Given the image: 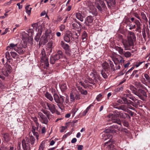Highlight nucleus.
<instances>
[{
    "instance_id": "f257e3e1",
    "label": "nucleus",
    "mask_w": 150,
    "mask_h": 150,
    "mask_svg": "<svg viewBox=\"0 0 150 150\" xmlns=\"http://www.w3.org/2000/svg\"><path fill=\"white\" fill-rule=\"evenodd\" d=\"M35 141V139L33 136H30L29 137H25L22 141V148L21 143H18V150H30L34 146Z\"/></svg>"
},
{
    "instance_id": "f03ea898",
    "label": "nucleus",
    "mask_w": 150,
    "mask_h": 150,
    "mask_svg": "<svg viewBox=\"0 0 150 150\" xmlns=\"http://www.w3.org/2000/svg\"><path fill=\"white\" fill-rule=\"evenodd\" d=\"M136 38L135 34L134 32L131 31L129 32L127 40H124L122 42L125 50H129L131 47L133 48Z\"/></svg>"
},
{
    "instance_id": "7ed1b4c3",
    "label": "nucleus",
    "mask_w": 150,
    "mask_h": 150,
    "mask_svg": "<svg viewBox=\"0 0 150 150\" xmlns=\"http://www.w3.org/2000/svg\"><path fill=\"white\" fill-rule=\"evenodd\" d=\"M41 111L38 113L39 120L42 123L47 124L48 122V119L50 120V112L45 109H42Z\"/></svg>"
},
{
    "instance_id": "20e7f679",
    "label": "nucleus",
    "mask_w": 150,
    "mask_h": 150,
    "mask_svg": "<svg viewBox=\"0 0 150 150\" xmlns=\"http://www.w3.org/2000/svg\"><path fill=\"white\" fill-rule=\"evenodd\" d=\"M139 89L135 92V94L139 98L143 100H144L147 97L146 92L142 89L146 88V87L141 83L140 82L138 83Z\"/></svg>"
},
{
    "instance_id": "39448f33",
    "label": "nucleus",
    "mask_w": 150,
    "mask_h": 150,
    "mask_svg": "<svg viewBox=\"0 0 150 150\" xmlns=\"http://www.w3.org/2000/svg\"><path fill=\"white\" fill-rule=\"evenodd\" d=\"M94 6L101 13L105 10L107 9V7L104 2L100 0L96 1L94 3Z\"/></svg>"
},
{
    "instance_id": "423d86ee",
    "label": "nucleus",
    "mask_w": 150,
    "mask_h": 150,
    "mask_svg": "<svg viewBox=\"0 0 150 150\" xmlns=\"http://www.w3.org/2000/svg\"><path fill=\"white\" fill-rule=\"evenodd\" d=\"M53 97L55 102L57 104V105L59 108L62 110V108L60 107L59 105H63L65 97L62 95L59 96L56 93H54L53 94Z\"/></svg>"
},
{
    "instance_id": "0eeeda50",
    "label": "nucleus",
    "mask_w": 150,
    "mask_h": 150,
    "mask_svg": "<svg viewBox=\"0 0 150 150\" xmlns=\"http://www.w3.org/2000/svg\"><path fill=\"white\" fill-rule=\"evenodd\" d=\"M42 106L45 108L48 109L52 114L54 113L56 110L55 105L52 103L45 101L43 103Z\"/></svg>"
},
{
    "instance_id": "6e6552de",
    "label": "nucleus",
    "mask_w": 150,
    "mask_h": 150,
    "mask_svg": "<svg viewBox=\"0 0 150 150\" xmlns=\"http://www.w3.org/2000/svg\"><path fill=\"white\" fill-rule=\"evenodd\" d=\"M38 25L37 24H33L32 25V26L33 27V28H35L37 30L38 29V33L34 38V40L37 42H38L40 39V38L42 34V27L41 26H39L38 28H37Z\"/></svg>"
},
{
    "instance_id": "1a4fd4ad",
    "label": "nucleus",
    "mask_w": 150,
    "mask_h": 150,
    "mask_svg": "<svg viewBox=\"0 0 150 150\" xmlns=\"http://www.w3.org/2000/svg\"><path fill=\"white\" fill-rule=\"evenodd\" d=\"M120 111L119 112L117 110H116L114 111V113L115 114L112 117V121L113 123H117L121 126H122L121 122L119 117H119Z\"/></svg>"
},
{
    "instance_id": "9d476101",
    "label": "nucleus",
    "mask_w": 150,
    "mask_h": 150,
    "mask_svg": "<svg viewBox=\"0 0 150 150\" xmlns=\"http://www.w3.org/2000/svg\"><path fill=\"white\" fill-rule=\"evenodd\" d=\"M51 30H46L45 33V36H44L42 35L40 39V41H44V43L47 42L48 39L51 33Z\"/></svg>"
},
{
    "instance_id": "9b49d317",
    "label": "nucleus",
    "mask_w": 150,
    "mask_h": 150,
    "mask_svg": "<svg viewBox=\"0 0 150 150\" xmlns=\"http://www.w3.org/2000/svg\"><path fill=\"white\" fill-rule=\"evenodd\" d=\"M12 68L11 65L9 64H7L6 66V68L3 69L2 71L3 74L6 76H8L12 71Z\"/></svg>"
},
{
    "instance_id": "f8f14e48",
    "label": "nucleus",
    "mask_w": 150,
    "mask_h": 150,
    "mask_svg": "<svg viewBox=\"0 0 150 150\" xmlns=\"http://www.w3.org/2000/svg\"><path fill=\"white\" fill-rule=\"evenodd\" d=\"M114 142V141L112 139H110L108 141L105 143L103 145L108 150L114 147V145L113 144Z\"/></svg>"
},
{
    "instance_id": "ddd939ff",
    "label": "nucleus",
    "mask_w": 150,
    "mask_h": 150,
    "mask_svg": "<svg viewBox=\"0 0 150 150\" xmlns=\"http://www.w3.org/2000/svg\"><path fill=\"white\" fill-rule=\"evenodd\" d=\"M94 20V18L91 16H89L86 17L85 19V23L86 26H89L90 24L93 23Z\"/></svg>"
},
{
    "instance_id": "4468645a",
    "label": "nucleus",
    "mask_w": 150,
    "mask_h": 150,
    "mask_svg": "<svg viewBox=\"0 0 150 150\" xmlns=\"http://www.w3.org/2000/svg\"><path fill=\"white\" fill-rule=\"evenodd\" d=\"M72 35V33L70 31L66 33L64 37V40L67 42H69Z\"/></svg>"
},
{
    "instance_id": "2eb2a0df",
    "label": "nucleus",
    "mask_w": 150,
    "mask_h": 150,
    "mask_svg": "<svg viewBox=\"0 0 150 150\" xmlns=\"http://www.w3.org/2000/svg\"><path fill=\"white\" fill-rule=\"evenodd\" d=\"M89 12L91 13L95 16H96L98 15V12L96 9L93 5H91L89 6Z\"/></svg>"
},
{
    "instance_id": "dca6fc26",
    "label": "nucleus",
    "mask_w": 150,
    "mask_h": 150,
    "mask_svg": "<svg viewBox=\"0 0 150 150\" xmlns=\"http://www.w3.org/2000/svg\"><path fill=\"white\" fill-rule=\"evenodd\" d=\"M134 23L136 24V28L135 31H138L139 33H141V29L142 28V24L139 21L135 19L134 21Z\"/></svg>"
},
{
    "instance_id": "f3484780",
    "label": "nucleus",
    "mask_w": 150,
    "mask_h": 150,
    "mask_svg": "<svg viewBox=\"0 0 150 150\" xmlns=\"http://www.w3.org/2000/svg\"><path fill=\"white\" fill-rule=\"evenodd\" d=\"M103 68L102 71H104L110 72V68L108 65V62H105L103 63L102 65Z\"/></svg>"
},
{
    "instance_id": "a211bd4d",
    "label": "nucleus",
    "mask_w": 150,
    "mask_h": 150,
    "mask_svg": "<svg viewBox=\"0 0 150 150\" xmlns=\"http://www.w3.org/2000/svg\"><path fill=\"white\" fill-rule=\"evenodd\" d=\"M53 56L57 60L62 58L64 56L63 53L61 50L58 51L56 54Z\"/></svg>"
},
{
    "instance_id": "6ab92c4d",
    "label": "nucleus",
    "mask_w": 150,
    "mask_h": 150,
    "mask_svg": "<svg viewBox=\"0 0 150 150\" xmlns=\"http://www.w3.org/2000/svg\"><path fill=\"white\" fill-rule=\"evenodd\" d=\"M106 1L108 7L110 8H112L115 6V0H107Z\"/></svg>"
},
{
    "instance_id": "aec40b11",
    "label": "nucleus",
    "mask_w": 150,
    "mask_h": 150,
    "mask_svg": "<svg viewBox=\"0 0 150 150\" xmlns=\"http://www.w3.org/2000/svg\"><path fill=\"white\" fill-rule=\"evenodd\" d=\"M76 23H74L72 24V26L74 29L81 30L82 28V26L80 23L78 21H76Z\"/></svg>"
},
{
    "instance_id": "412c9836",
    "label": "nucleus",
    "mask_w": 150,
    "mask_h": 150,
    "mask_svg": "<svg viewBox=\"0 0 150 150\" xmlns=\"http://www.w3.org/2000/svg\"><path fill=\"white\" fill-rule=\"evenodd\" d=\"M113 60L115 64L122 63L124 62V60L122 59L121 57L120 56L118 57L114 58Z\"/></svg>"
},
{
    "instance_id": "4be33fe9",
    "label": "nucleus",
    "mask_w": 150,
    "mask_h": 150,
    "mask_svg": "<svg viewBox=\"0 0 150 150\" xmlns=\"http://www.w3.org/2000/svg\"><path fill=\"white\" fill-rule=\"evenodd\" d=\"M53 44V42L52 40H51L47 44L46 49L49 51V52H50V53H51L52 52Z\"/></svg>"
},
{
    "instance_id": "5701e85b",
    "label": "nucleus",
    "mask_w": 150,
    "mask_h": 150,
    "mask_svg": "<svg viewBox=\"0 0 150 150\" xmlns=\"http://www.w3.org/2000/svg\"><path fill=\"white\" fill-rule=\"evenodd\" d=\"M75 16L77 18L81 21L83 22V21L84 17L80 12L76 13H75Z\"/></svg>"
},
{
    "instance_id": "b1692460",
    "label": "nucleus",
    "mask_w": 150,
    "mask_h": 150,
    "mask_svg": "<svg viewBox=\"0 0 150 150\" xmlns=\"http://www.w3.org/2000/svg\"><path fill=\"white\" fill-rule=\"evenodd\" d=\"M17 46V44H14L13 43H10L9 45L7 47L6 50L9 51H11L12 49H14L15 50V49L16 48Z\"/></svg>"
},
{
    "instance_id": "393cba45",
    "label": "nucleus",
    "mask_w": 150,
    "mask_h": 150,
    "mask_svg": "<svg viewBox=\"0 0 150 150\" xmlns=\"http://www.w3.org/2000/svg\"><path fill=\"white\" fill-rule=\"evenodd\" d=\"M119 117L123 119H125L127 117H128L130 119L131 118L130 117L128 114L123 112L122 111H120Z\"/></svg>"
},
{
    "instance_id": "a878e982",
    "label": "nucleus",
    "mask_w": 150,
    "mask_h": 150,
    "mask_svg": "<svg viewBox=\"0 0 150 150\" xmlns=\"http://www.w3.org/2000/svg\"><path fill=\"white\" fill-rule=\"evenodd\" d=\"M111 133H116L117 131L116 129L118 128V126L116 125H114L110 127Z\"/></svg>"
},
{
    "instance_id": "bb28decb",
    "label": "nucleus",
    "mask_w": 150,
    "mask_h": 150,
    "mask_svg": "<svg viewBox=\"0 0 150 150\" xmlns=\"http://www.w3.org/2000/svg\"><path fill=\"white\" fill-rule=\"evenodd\" d=\"M15 50L17 51L20 54H23L25 51L23 47H18L17 46L16 48L15 49Z\"/></svg>"
},
{
    "instance_id": "cd10ccee",
    "label": "nucleus",
    "mask_w": 150,
    "mask_h": 150,
    "mask_svg": "<svg viewBox=\"0 0 150 150\" xmlns=\"http://www.w3.org/2000/svg\"><path fill=\"white\" fill-rule=\"evenodd\" d=\"M61 47L64 50H65L70 49V47L69 45L65 43L63 41L61 42Z\"/></svg>"
},
{
    "instance_id": "c85d7f7f",
    "label": "nucleus",
    "mask_w": 150,
    "mask_h": 150,
    "mask_svg": "<svg viewBox=\"0 0 150 150\" xmlns=\"http://www.w3.org/2000/svg\"><path fill=\"white\" fill-rule=\"evenodd\" d=\"M114 49L118 51L119 54H123L124 53V51L123 49L121 47H118V46H115L114 47Z\"/></svg>"
},
{
    "instance_id": "c756f323",
    "label": "nucleus",
    "mask_w": 150,
    "mask_h": 150,
    "mask_svg": "<svg viewBox=\"0 0 150 150\" xmlns=\"http://www.w3.org/2000/svg\"><path fill=\"white\" fill-rule=\"evenodd\" d=\"M40 57L41 58V60H45L47 58V56L46 55L45 52V50H42L40 54Z\"/></svg>"
},
{
    "instance_id": "7c9ffc66",
    "label": "nucleus",
    "mask_w": 150,
    "mask_h": 150,
    "mask_svg": "<svg viewBox=\"0 0 150 150\" xmlns=\"http://www.w3.org/2000/svg\"><path fill=\"white\" fill-rule=\"evenodd\" d=\"M45 97L50 101H52L53 100V98L51 95L48 92H46L45 94Z\"/></svg>"
},
{
    "instance_id": "2f4dec72",
    "label": "nucleus",
    "mask_w": 150,
    "mask_h": 150,
    "mask_svg": "<svg viewBox=\"0 0 150 150\" xmlns=\"http://www.w3.org/2000/svg\"><path fill=\"white\" fill-rule=\"evenodd\" d=\"M108 65H109V64L111 70L112 71H114L115 70V68L113 62L110 60H108Z\"/></svg>"
},
{
    "instance_id": "473e14b6",
    "label": "nucleus",
    "mask_w": 150,
    "mask_h": 150,
    "mask_svg": "<svg viewBox=\"0 0 150 150\" xmlns=\"http://www.w3.org/2000/svg\"><path fill=\"white\" fill-rule=\"evenodd\" d=\"M105 72L104 71L101 70V74L104 78L107 79L108 78V76L110 74V72H107V73L105 74Z\"/></svg>"
},
{
    "instance_id": "72a5a7b5",
    "label": "nucleus",
    "mask_w": 150,
    "mask_h": 150,
    "mask_svg": "<svg viewBox=\"0 0 150 150\" xmlns=\"http://www.w3.org/2000/svg\"><path fill=\"white\" fill-rule=\"evenodd\" d=\"M88 38L87 34L85 31H84L82 35V39L83 40V41H85Z\"/></svg>"
},
{
    "instance_id": "f704fd0d",
    "label": "nucleus",
    "mask_w": 150,
    "mask_h": 150,
    "mask_svg": "<svg viewBox=\"0 0 150 150\" xmlns=\"http://www.w3.org/2000/svg\"><path fill=\"white\" fill-rule=\"evenodd\" d=\"M60 88L62 92L64 91L67 89V85L66 83H64L61 84L60 86Z\"/></svg>"
},
{
    "instance_id": "c9c22d12",
    "label": "nucleus",
    "mask_w": 150,
    "mask_h": 150,
    "mask_svg": "<svg viewBox=\"0 0 150 150\" xmlns=\"http://www.w3.org/2000/svg\"><path fill=\"white\" fill-rule=\"evenodd\" d=\"M63 18V17L61 16H57V20H54V23H57L60 21H62Z\"/></svg>"
},
{
    "instance_id": "e433bc0d",
    "label": "nucleus",
    "mask_w": 150,
    "mask_h": 150,
    "mask_svg": "<svg viewBox=\"0 0 150 150\" xmlns=\"http://www.w3.org/2000/svg\"><path fill=\"white\" fill-rule=\"evenodd\" d=\"M45 142L44 141L42 142L40 144L38 150H43L45 147Z\"/></svg>"
},
{
    "instance_id": "4c0bfd02",
    "label": "nucleus",
    "mask_w": 150,
    "mask_h": 150,
    "mask_svg": "<svg viewBox=\"0 0 150 150\" xmlns=\"http://www.w3.org/2000/svg\"><path fill=\"white\" fill-rule=\"evenodd\" d=\"M141 16H142V18L144 21L145 22H147L148 21V19L146 17V14L144 12H141Z\"/></svg>"
},
{
    "instance_id": "58836bf2",
    "label": "nucleus",
    "mask_w": 150,
    "mask_h": 150,
    "mask_svg": "<svg viewBox=\"0 0 150 150\" xmlns=\"http://www.w3.org/2000/svg\"><path fill=\"white\" fill-rule=\"evenodd\" d=\"M30 5H28L25 7V9L26 10V13L29 15H30V13L32 8L29 7Z\"/></svg>"
},
{
    "instance_id": "ea45409f",
    "label": "nucleus",
    "mask_w": 150,
    "mask_h": 150,
    "mask_svg": "<svg viewBox=\"0 0 150 150\" xmlns=\"http://www.w3.org/2000/svg\"><path fill=\"white\" fill-rule=\"evenodd\" d=\"M123 54L125 57L126 58L129 57L132 55L131 53L129 51H124Z\"/></svg>"
},
{
    "instance_id": "a19ab883",
    "label": "nucleus",
    "mask_w": 150,
    "mask_h": 150,
    "mask_svg": "<svg viewBox=\"0 0 150 150\" xmlns=\"http://www.w3.org/2000/svg\"><path fill=\"white\" fill-rule=\"evenodd\" d=\"M10 54L11 57L13 59H16L18 57V55L15 52H10Z\"/></svg>"
},
{
    "instance_id": "79ce46f5",
    "label": "nucleus",
    "mask_w": 150,
    "mask_h": 150,
    "mask_svg": "<svg viewBox=\"0 0 150 150\" xmlns=\"http://www.w3.org/2000/svg\"><path fill=\"white\" fill-rule=\"evenodd\" d=\"M57 60L53 56V55L51 56L50 58V64H54L56 61Z\"/></svg>"
},
{
    "instance_id": "37998d69",
    "label": "nucleus",
    "mask_w": 150,
    "mask_h": 150,
    "mask_svg": "<svg viewBox=\"0 0 150 150\" xmlns=\"http://www.w3.org/2000/svg\"><path fill=\"white\" fill-rule=\"evenodd\" d=\"M144 76L146 81L150 84V77L149 76L146 74H144Z\"/></svg>"
},
{
    "instance_id": "c03bdc74",
    "label": "nucleus",
    "mask_w": 150,
    "mask_h": 150,
    "mask_svg": "<svg viewBox=\"0 0 150 150\" xmlns=\"http://www.w3.org/2000/svg\"><path fill=\"white\" fill-rule=\"evenodd\" d=\"M128 25L129 27V29L130 30H132V29H134L136 28V24L133 25L132 23L131 22V23L129 24Z\"/></svg>"
},
{
    "instance_id": "a18cd8bd",
    "label": "nucleus",
    "mask_w": 150,
    "mask_h": 150,
    "mask_svg": "<svg viewBox=\"0 0 150 150\" xmlns=\"http://www.w3.org/2000/svg\"><path fill=\"white\" fill-rule=\"evenodd\" d=\"M42 62H44L45 66L47 67H49V63L48 61V58H47L45 60H42Z\"/></svg>"
},
{
    "instance_id": "49530a36",
    "label": "nucleus",
    "mask_w": 150,
    "mask_h": 150,
    "mask_svg": "<svg viewBox=\"0 0 150 150\" xmlns=\"http://www.w3.org/2000/svg\"><path fill=\"white\" fill-rule=\"evenodd\" d=\"M115 70H117L120 69L121 67L122 66V63L120 64H115Z\"/></svg>"
},
{
    "instance_id": "de8ad7c7",
    "label": "nucleus",
    "mask_w": 150,
    "mask_h": 150,
    "mask_svg": "<svg viewBox=\"0 0 150 150\" xmlns=\"http://www.w3.org/2000/svg\"><path fill=\"white\" fill-rule=\"evenodd\" d=\"M70 101L71 102H73L75 101V98L73 93H70Z\"/></svg>"
},
{
    "instance_id": "09e8293b",
    "label": "nucleus",
    "mask_w": 150,
    "mask_h": 150,
    "mask_svg": "<svg viewBox=\"0 0 150 150\" xmlns=\"http://www.w3.org/2000/svg\"><path fill=\"white\" fill-rule=\"evenodd\" d=\"M121 110L125 112H129L128 111V109L127 108V107L125 105H121Z\"/></svg>"
},
{
    "instance_id": "8fccbe9b",
    "label": "nucleus",
    "mask_w": 150,
    "mask_h": 150,
    "mask_svg": "<svg viewBox=\"0 0 150 150\" xmlns=\"http://www.w3.org/2000/svg\"><path fill=\"white\" fill-rule=\"evenodd\" d=\"M89 83L93 85V86L92 87L95 88L96 86L95 82L91 78H89Z\"/></svg>"
},
{
    "instance_id": "3c124183",
    "label": "nucleus",
    "mask_w": 150,
    "mask_h": 150,
    "mask_svg": "<svg viewBox=\"0 0 150 150\" xmlns=\"http://www.w3.org/2000/svg\"><path fill=\"white\" fill-rule=\"evenodd\" d=\"M103 98V95L101 94H99L96 97V99L98 101H100L101 99Z\"/></svg>"
},
{
    "instance_id": "603ef678",
    "label": "nucleus",
    "mask_w": 150,
    "mask_h": 150,
    "mask_svg": "<svg viewBox=\"0 0 150 150\" xmlns=\"http://www.w3.org/2000/svg\"><path fill=\"white\" fill-rule=\"evenodd\" d=\"M121 99L122 100V101H123V103L125 104H128L129 102L127 100V99L125 97L123 96L122 97Z\"/></svg>"
},
{
    "instance_id": "864d4df0",
    "label": "nucleus",
    "mask_w": 150,
    "mask_h": 150,
    "mask_svg": "<svg viewBox=\"0 0 150 150\" xmlns=\"http://www.w3.org/2000/svg\"><path fill=\"white\" fill-rule=\"evenodd\" d=\"M38 126H36V127H35L34 126H32L31 129V131L32 132H34L35 131H38Z\"/></svg>"
},
{
    "instance_id": "5fc2aeb1",
    "label": "nucleus",
    "mask_w": 150,
    "mask_h": 150,
    "mask_svg": "<svg viewBox=\"0 0 150 150\" xmlns=\"http://www.w3.org/2000/svg\"><path fill=\"white\" fill-rule=\"evenodd\" d=\"M32 119L35 122L36 124V126H39V124L38 122V119L36 117H32Z\"/></svg>"
},
{
    "instance_id": "6e6d98bb",
    "label": "nucleus",
    "mask_w": 150,
    "mask_h": 150,
    "mask_svg": "<svg viewBox=\"0 0 150 150\" xmlns=\"http://www.w3.org/2000/svg\"><path fill=\"white\" fill-rule=\"evenodd\" d=\"M65 51V53L66 54L68 57H69L71 55V50L70 49H69L66 50Z\"/></svg>"
},
{
    "instance_id": "4d7b16f0",
    "label": "nucleus",
    "mask_w": 150,
    "mask_h": 150,
    "mask_svg": "<svg viewBox=\"0 0 150 150\" xmlns=\"http://www.w3.org/2000/svg\"><path fill=\"white\" fill-rule=\"evenodd\" d=\"M123 89V86H119L115 89V91L117 92H120L122 91Z\"/></svg>"
},
{
    "instance_id": "13d9d810",
    "label": "nucleus",
    "mask_w": 150,
    "mask_h": 150,
    "mask_svg": "<svg viewBox=\"0 0 150 150\" xmlns=\"http://www.w3.org/2000/svg\"><path fill=\"white\" fill-rule=\"evenodd\" d=\"M49 39H52L54 40L55 39L54 33H52V31H51V34L49 37Z\"/></svg>"
},
{
    "instance_id": "bf43d9fd",
    "label": "nucleus",
    "mask_w": 150,
    "mask_h": 150,
    "mask_svg": "<svg viewBox=\"0 0 150 150\" xmlns=\"http://www.w3.org/2000/svg\"><path fill=\"white\" fill-rule=\"evenodd\" d=\"M135 102V103L137 105V107L138 106L140 105L141 103V101L138 100V99H135V98H134V100H133Z\"/></svg>"
},
{
    "instance_id": "052dcab7",
    "label": "nucleus",
    "mask_w": 150,
    "mask_h": 150,
    "mask_svg": "<svg viewBox=\"0 0 150 150\" xmlns=\"http://www.w3.org/2000/svg\"><path fill=\"white\" fill-rule=\"evenodd\" d=\"M33 135L36 136V139L37 140H38L39 139V133L37 132V131H35V132H32Z\"/></svg>"
},
{
    "instance_id": "680f3d73",
    "label": "nucleus",
    "mask_w": 150,
    "mask_h": 150,
    "mask_svg": "<svg viewBox=\"0 0 150 150\" xmlns=\"http://www.w3.org/2000/svg\"><path fill=\"white\" fill-rule=\"evenodd\" d=\"M130 89L132 91L133 93L135 94V92H136L137 91H136V88H135L134 86L132 85L130 86Z\"/></svg>"
},
{
    "instance_id": "e2e57ef3",
    "label": "nucleus",
    "mask_w": 150,
    "mask_h": 150,
    "mask_svg": "<svg viewBox=\"0 0 150 150\" xmlns=\"http://www.w3.org/2000/svg\"><path fill=\"white\" fill-rule=\"evenodd\" d=\"M142 35L143 38L145 40L146 38V35L145 33V29H143L142 31Z\"/></svg>"
},
{
    "instance_id": "0e129e2a",
    "label": "nucleus",
    "mask_w": 150,
    "mask_h": 150,
    "mask_svg": "<svg viewBox=\"0 0 150 150\" xmlns=\"http://www.w3.org/2000/svg\"><path fill=\"white\" fill-rule=\"evenodd\" d=\"M104 132L106 133V134H104V136L105 135H108V133L111 132V131H110V127L106 129L105 131H104Z\"/></svg>"
},
{
    "instance_id": "69168bd1",
    "label": "nucleus",
    "mask_w": 150,
    "mask_h": 150,
    "mask_svg": "<svg viewBox=\"0 0 150 150\" xmlns=\"http://www.w3.org/2000/svg\"><path fill=\"white\" fill-rule=\"evenodd\" d=\"M133 15L134 16L137 18V19L139 20L140 21H141V19H140V18L139 15V14L137 13V12H134L133 13Z\"/></svg>"
},
{
    "instance_id": "338daca9",
    "label": "nucleus",
    "mask_w": 150,
    "mask_h": 150,
    "mask_svg": "<svg viewBox=\"0 0 150 150\" xmlns=\"http://www.w3.org/2000/svg\"><path fill=\"white\" fill-rule=\"evenodd\" d=\"M88 111L86 109L82 113H81L80 115L81 116H84L86 115V114L87 113Z\"/></svg>"
},
{
    "instance_id": "774afa93",
    "label": "nucleus",
    "mask_w": 150,
    "mask_h": 150,
    "mask_svg": "<svg viewBox=\"0 0 150 150\" xmlns=\"http://www.w3.org/2000/svg\"><path fill=\"white\" fill-rule=\"evenodd\" d=\"M6 57L7 59H9L11 58L10 53L9 52H7L5 53Z\"/></svg>"
}]
</instances>
